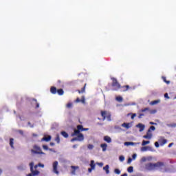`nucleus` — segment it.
<instances>
[{"instance_id": "4d7b16f0", "label": "nucleus", "mask_w": 176, "mask_h": 176, "mask_svg": "<svg viewBox=\"0 0 176 176\" xmlns=\"http://www.w3.org/2000/svg\"><path fill=\"white\" fill-rule=\"evenodd\" d=\"M18 168L19 170H24V168H23V166H19Z\"/></svg>"}, {"instance_id": "7ed1b4c3", "label": "nucleus", "mask_w": 176, "mask_h": 176, "mask_svg": "<svg viewBox=\"0 0 176 176\" xmlns=\"http://www.w3.org/2000/svg\"><path fill=\"white\" fill-rule=\"evenodd\" d=\"M30 152L32 155H45V153L42 151V148H41V146L34 144L33 146V148L30 150Z\"/></svg>"}, {"instance_id": "a18cd8bd", "label": "nucleus", "mask_w": 176, "mask_h": 176, "mask_svg": "<svg viewBox=\"0 0 176 176\" xmlns=\"http://www.w3.org/2000/svg\"><path fill=\"white\" fill-rule=\"evenodd\" d=\"M28 124L30 126V127H31L32 129L34 128V124H31V122H28Z\"/></svg>"}, {"instance_id": "e2e57ef3", "label": "nucleus", "mask_w": 176, "mask_h": 176, "mask_svg": "<svg viewBox=\"0 0 176 176\" xmlns=\"http://www.w3.org/2000/svg\"><path fill=\"white\" fill-rule=\"evenodd\" d=\"M2 174V169L0 168V175Z\"/></svg>"}, {"instance_id": "aec40b11", "label": "nucleus", "mask_w": 176, "mask_h": 176, "mask_svg": "<svg viewBox=\"0 0 176 176\" xmlns=\"http://www.w3.org/2000/svg\"><path fill=\"white\" fill-rule=\"evenodd\" d=\"M159 141H160V144L161 146H163V145L167 144V140H166V139H161Z\"/></svg>"}, {"instance_id": "9d476101", "label": "nucleus", "mask_w": 176, "mask_h": 176, "mask_svg": "<svg viewBox=\"0 0 176 176\" xmlns=\"http://www.w3.org/2000/svg\"><path fill=\"white\" fill-rule=\"evenodd\" d=\"M143 138H145L146 140H151V138H152V133H151L149 131H147L146 135H144Z\"/></svg>"}, {"instance_id": "79ce46f5", "label": "nucleus", "mask_w": 176, "mask_h": 176, "mask_svg": "<svg viewBox=\"0 0 176 176\" xmlns=\"http://www.w3.org/2000/svg\"><path fill=\"white\" fill-rule=\"evenodd\" d=\"M155 146L156 148H159V146H160L159 142H155Z\"/></svg>"}, {"instance_id": "39448f33", "label": "nucleus", "mask_w": 176, "mask_h": 176, "mask_svg": "<svg viewBox=\"0 0 176 176\" xmlns=\"http://www.w3.org/2000/svg\"><path fill=\"white\" fill-rule=\"evenodd\" d=\"M83 126L82 125H78L77 129L74 130V133H72V137H75V135H79V134H82L80 131H83Z\"/></svg>"}, {"instance_id": "2eb2a0df", "label": "nucleus", "mask_w": 176, "mask_h": 176, "mask_svg": "<svg viewBox=\"0 0 176 176\" xmlns=\"http://www.w3.org/2000/svg\"><path fill=\"white\" fill-rule=\"evenodd\" d=\"M86 85L87 84H85L81 90H77L79 94H82V93H85L86 91Z\"/></svg>"}, {"instance_id": "72a5a7b5", "label": "nucleus", "mask_w": 176, "mask_h": 176, "mask_svg": "<svg viewBox=\"0 0 176 176\" xmlns=\"http://www.w3.org/2000/svg\"><path fill=\"white\" fill-rule=\"evenodd\" d=\"M114 173H115V174H118V175H119V174H120V170L116 168L114 170Z\"/></svg>"}, {"instance_id": "bb28decb", "label": "nucleus", "mask_w": 176, "mask_h": 176, "mask_svg": "<svg viewBox=\"0 0 176 176\" xmlns=\"http://www.w3.org/2000/svg\"><path fill=\"white\" fill-rule=\"evenodd\" d=\"M155 130H156V128L155 127V126H150V128L148 129V133H151V131H155Z\"/></svg>"}, {"instance_id": "4c0bfd02", "label": "nucleus", "mask_w": 176, "mask_h": 176, "mask_svg": "<svg viewBox=\"0 0 176 176\" xmlns=\"http://www.w3.org/2000/svg\"><path fill=\"white\" fill-rule=\"evenodd\" d=\"M80 102H82V104H85V96H82L81 100H80Z\"/></svg>"}, {"instance_id": "6ab92c4d", "label": "nucleus", "mask_w": 176, "mask_h": 176, "mask_svg": "<svg viewBox=\"0 0 176 176\" xmlns=\"http://www.w3.org/2000/svg\"><path fill=\"white\" fill-rule=\"evenodd\" d=\"M14 139L13 138H10V146H11V148H12V149H14Z\"/></svg>"}, {"instance_id": "9b49d317", "label": "nucleus", "mask_w": 176, "mask_h": 176, "mask_svg": "<svg viewBox=\"0 0 176 176\" xmlns=\"http://www.w3.org/2000/svg\"><path fill=\"white\" fill-rule=\"evenodd\" d=\"M120 91H127L129 90V89H130V86L129 85H124V86H121V87L120 88Z\"/></svg>"}, {"instance_id": "c85d7f7f", "label": "nucleus", "mask_w": 176, "mask_h": 176, "mask_svg": "<svg viewBox=\"0 0 176 176\" xmlns=\"http://www.w3.org/2000/svg\"><path fill=\"white\" fill-rule=\"evenodd\" d=\"M90 166H91V168H96V164L94 163V160H91V164H90Z\"/></svg>"}, {"instance_id": "5fc2aeb1", "label": "nucleus", "mask_w": 176, "mask_h": 176, "mask_svg": "<svg viewBox=\"0 0 176 176\" xmlns=\"http://www.w3.org/2000/svg\"><path fill=\"white\" fill-rule=\"evenodd\" d=\"M132 157L133 159H135V157H137V154H133Z\"/></svg>"}, {"instance_id": "052dcab7", "label": "nucleus", "mask_w": 176, "mask_h": 176, "mask_svg": "<svg viewBox=\"0 0 176 176\" xmlns=\"http://www.w3.org/2000/svg\"><path fill=\"white\" fill-rule=\"evenodd\" d=\"M150 124H157L156 122H150Z\"/></svg>"}, {"instance_id": "864d4df0", "label": "nucleus", "mask_w": 176, "mask_h": 176, "mask_svg": "<svg viewBox=\"0 0 176 176\" xmlns=\"http://www.w3.org/2000/svg\"><path fill=\"white\" fill-rule=\"evenodd\" d=\"M76 102H80V100L79 99V98H76Z\"/></svg>"}, {"instance_id": "4468645a", "label": "nucleus", "mask_w": 176, "mask_h": 176, "mask_svg": "<svg viewBox=\"0 0 176 176\" xmlns=\"http://www.w3.org/2000/svg\"><path fill=\"white\" fill-rule=\"evenodd\" d=\"M122 127H124V129H126V130H129V129L131 127V125L130 124V123L124 122L123 124H122Z\"/></svg>"}, {"instance_id": "774afa93", "label": "nucleus", "mask_w": 176, "mask_h": 176, "mask_svg": "<svg viewBox=\"0 0 176 176\" xmlns=\"http://www.w3.org/2000/svg\"><path fill=\"white\" fill-rule=\"evenodd\" d=\"M175 126H176V124H175Z\"/></svg>"}, {"instance_id": "f257e3e1", "label": "nucleus", "mask_w": 176, "mask_h": 176, "mask_svg": "<svg viewBox=\"0 0 176 176\" xmlns=\"http://www.w3.org/2000/svg\"><path fill=\"white\" fill-rule=\"evenodd\" d=\"M145 168L148 171H154L155 170H159L160 171H162V173H167V171H168V169L166 167L164 162H157L155 164L151 162L146 164Z\"/></svg>"}, {"instance_id": "bf43d9fd", "label": "nucleus", "mask_w": 176, "mask_h": 176, "mask_svg": "<svg viewBox=\"0 0 176 176\" xmlns=\"http://www.w3.org/2000/svg\"><path fill=\"white\" fill-rule=\"evenodd\" d=\"M98 165L100 166V167H102V166L104 165V164H102V163H98Z\"/></svg>"}, {"instance_id": "a211bd4d", "label": "nucleus", "mask_w": 176, "mask_h": 176, "mask_svg": "<svg viewBox=\"0 0 176 176\" xmlns=\"http://www.w3.org/2000/svg\"><path fill=\"white\" fill-rule=\"evenodd\" d=\"M50 91L52 94H57V88L56 87H51Z\"/></svg>"}, {"instance_id": "a19ab883", "label": "nucleus", "mask_w": 176, "mask_h": 176, "mask_svg": "<svg viewBox=\"0 0 176 176\" xmlns=\"http://www.w3.org/2000/svg\"><path fill=\"white\" fill-rule=\"evenodd\" d=\"M43 149H45V151H47V149H49V147L47 145H43Z\"/></svg>"}, {"instance_id": "473e14b6", "label": "nucleus", "mask_w": 176, "mask_h": 176, "mask_svg": "<svg viewBox=\"0 0 176 176\" xmlns=\"http://www.w3.org/2000/svg\"><path fill=\"white\" fill-rule=\"evenodd\" d=\"M133 166H129L127 169L128 173H133Z\"/></svg>"}, {"instance_id": "338daca9", "label": "nucleus", "mask_w": 176, "mask_h": 176, "mask_svg": "<svg viewBox=\"0 0 176 176\" xmlns=\"http://www.w3.org/2000/svg\"><path fill=\"white\" fill-rule=\"evenodd\" d=\"M146 160V159L142 158V161H143V162H145Z\"/></svg>"}, {"instance_id": "393cba45", "label": "nucleus", "mask_w": 176, "mask_h": 176, "mask_svg": "<svg viewBox=\"0 0 176 176\" xmlns=\"http://www.w3.org/2000/svg\"><path fill=\"white\" fill-rule=\"evenodd\" d=\"M160 102V100H153L150 102V105H156V104H159Z\"/></svg>"}, {"instance_id": "20e7f679", "label": "nucleus", "mask_w": 176, "mask_h": 176, "mask_svg": "<svg viewBox=\"0 0 176 176\" xmlns=\"http://www.w3.org/2000/svg\"><path fill=\"white\" fill-rule=\"evenodd\" d=\"M111 79L112 80L111 86L112 87H114L113 90L114 91H118V90L122 87V85H120L119 82H118V79H116L115 77H112Z\"/></svg>"}, {"instance_id": "5701e85b", "label": "nucleus", "mask_w": 176, "mask_h": 176, "mask_svg": "<svg viewBox=\"0 0 176 176\" xmlns=\"http://www.w3.org/2000/svg\"><path fill=\"white\" fill-rule=\"evenodd\" d=\"M124 145H126V146H129L130 145H137V143L133 142H126L124 143Z\"/></svg>"}, {"instance_id": "ddd939ff", "label": "nucleus", "mask_w": 176, "mask_h": 176, "mask_svg": "<svg viewBox=\"0 0 176 176\" xmlns=\"http://www.w3.org/2000/svg\"><path fill=\"white\" fill-rule=\"evenodd\" d=\"M146 151H152V147L151 146H143L141 148L142 152H146Z\"/></svg>"}, {"instance_id": "de8ad7c7", "label": "nucleus", "mask_w": 176, "mask_h": 176, "mask_svg": "<svg viewBox=\"0 0 176 176\" xmlns=\"http://www.w3.org/2000/svg\"><path fill=\"white\" fill-rule=\"evenodd\" d=\"M146 111H149V108H145L144 109H142V112H146Z\"/></svg>"}, {"instance_id": "603ef678", "label": "nucleus", "mask_w": 176, "mask_h": 176, "mask_svg": "<svg viewBox=\"0 0 176 176\" xmlns=\"http://www.w3.org/2000/svg\"><path fill=\"white\" fill-rule=\"evenodd\" d=\"M173 145H174V143H170L168 144V148H171L173 146Z\"/></svg>"}, {"instance_id": "1a4fd4ad", "label": "nucleus", "mask_w": 176, "mask_h": 176, "mask_svg": "<svg viewBox=\"0 0 176 176\" xmlns=\"http://www.w3.org/2000/svg\"><path fill=\"white\" fill-rule=\"evenodd\" d=\"M136 127H138V129H140L139 131L141 133L142 131H144V130H145V125L139 123L138 124L136 125Z\"/></svg>"}, {"instance_id": "412c9836", "label": "nucleus", "mask_w": 176, "mask_h": 176, "mask_svg": "<svg viewBox=\"0 0 176 176\" xmlns=\"http://www.w3.org/2000/svg\"><path fill=\"white\" fill-rule=\"evenodd\" d=\"M52 140V136L44 137L41 139V141H46V142H49Z\"/></svg>"}, {"instance_id": "49530a36", "label": "nucleus", "mask_w": 176, "mask_h": 176, "mask_svg": "<svg viewBox=\"0 0 176 176\" xmlns=\"http://www.w3.org/2000/svg\"><path fill=\"white\" fill-rule=\"evenodd\" d=\"M164 97H165V98H170V96H168V94H167V93H166L165 94H164Z\"/></svg>"}, {"instance_id": "423d86ee", "label": "nucleus", "mask_w": 176, "mask_h": 176, "mask_svg": "<svg viewBox=\"0 0 176 176\" xmlns=\"http://www.w3.org/2000/svg\"><path fill=\"white\" fill-rule=\"evenodd\" d=\"M101 116H102L103 120H105V119H107V120L109 122H111V113H109L107 111H102Z\"/></svg>"}, {"instance_id": "2f4dec72", "label": "nucleus", "mask_w": 176, "mask_h": 176, "mask_svg": "<svg viewBox=\"0 0 176 176\" xmlns=\"http://www.w3.org/2000/svg\"><path fill=\"white\" fill-rule=\"evenodd\" d=\"M55 141H56L57 144H60V135H56Z\"/></svg>"}, {"instance_id": "6e6d98bb", "label": "nucleus", "mask_w": 176, "mask_h": 176, "mask_svg": "<svg viewBox=\"0 0 176 176\" xmlns=\"http://www.w3.org/2000/svg\"><path fill=\"white\" fill-rule=\"evenodd\" d=\"M32 137H38V134H36V133H32Z\"/></svg>"}, {"instance_id": "58836bf2", "label": "nucleus", "mask_w": 176, "mask_h": 176, "mask_svg": "<svg viewBox=\"0 0 176 176\" xmlns=\"http://www.w3.org/2000/svg\"><path fill=\"white\" fill-rule=\"evenodd\" d=\"M18 133H19V134H21V135H24V131H23V130H19Z\"/></svg>"}, {"instance_id": "f3484780", "label": "nucleus", "mask_w": 176, "mask_h": 176, "mask_svg": "<svg viewBox=\"0 0 176 176\" xmlns=\"http://www.w3.org/2000/svg\"><path fill=\"white\" fill-rule=\"evenodd\" d=\"M71 168H72V175H75V174L76 173V168H79V166H72Z\"/></svg>"}, {"instance_id": "a878e982", "label": "nucleus", "mask_w": 176, "mask_h": 176, "mask_svg": "<svg viewBox=\"0 0 176 176\" xmlns=\"http://www.w3.org/2000/svg\"><path fill=\"white\" fill-rule=\"evenodd\" d=\"M60 134L65 138H68V133L65 131L60 132Z\"/></svg>"}, {"instance_id": "b1692460", "label": "nucleus", "mask_w": 176, "mask_h": 176, "mask_svg": "<svg viewBox=\"0 0 176 176\" xmlns=\"http://www.w3.org/2000/svg\"><path fill=\"white\" fill-rule=\"evenodd\" d=\"M56 93H58L59 96H63V94H64V90L63 89H59L56 91Z\"/></svg>"}, {"instance_id": "f03ea898", "label": "nucleus", "mask_w": 176, "mask_h": 176, "mask_svg": "<svg viewBox=\"0 0 176 176\" xmlns=\"http://www.w3.org/2000/svg\"><path fill=\"white\" fill-rule=\"evenodd\" d=\"M29 166L30 167L31 173L28 174L26 176H36V175H39L41 172H39V170H36V168H38V167H39V166L38 164L35 165L34 166V162H30Z\"/></svg>"}, {"instance_id": "13d9d810", "label": "nucleus", "mask_w": 176, "mask_h": 176, "mask_svg": "<svg viewBox=\"0 0 176 176\" xmlns=\"http://www.w3.org/2000/svg\"><path fill=\"white\" fill-rule=\"evenodd\" d=\"M87 130H89V129H87V128H83V131H87Z\"/></svg>"}, {"instance_id": "dca6fc26", "label": "nucleus", "mask_w": 176, "mask_h": 176, "mask_svg": "<svg viewBox=\"0 0 176 176\" xmlns=\"http://www.w3.org/2000/svg\"><path fill=\"white\" fill-rule=\"evenodd\" d=\"M100 148H102L103 152H105V151H107V148H108V144L105 143L101 144Z\"/></svg>"}, {"instance_id": "0eeeda50", "label": "nucleus", "mask_w": 176, "mask_h": 176, "mask_svg": "<svg viewBox=\"0 0 176 176\" xmlns=\"http://www.w3.org/2000/svg\"><path fill=\"white\" fill-rule=\"evenodd\" d=\"M74 137H76V138H72L71 140L72 142H74V141H83V140H85V136L83 135V134L76 135Z\"/></svg>"}, {"instance_id": "6e6552de", "label": "nucleus", "mask_w": 176, "mask_h": 176, "mask_svg": "<svg viewBox=\"0 0 176 176\" xmlns=\"http://www.w3.org/2000/svg\"><path fill=\"white\" fill-rule=\"evenodd\" d=\"M52 167H53V173H54V174H56L57 175H58V174H60V172L57 169V167H58V162H57V161L54 162V163L52 164Z\"/></svg>"}, {"instance_id": "c9c22d12", "label": "nucleus", "mask_w": 176, "mask_h": 176, "mask_svg": "<svg viewBox=\"0 0 176 176\" xmlns=\"http://www.w3.org/2000/svg\"><path fill=\"white\" fill-rule=\"evenodd\" d=\"M33 101L36 102V108H39V103H38L36 99H33Z\"/></svg>"}, {"instance_id": "4be33fe9", "label": "nucleus", "mask_w": 176, "mask_h": 176, "mask_svg": "<svg viewBox=\"0 0 176 176\" xmlns=\"http://www.w3.org/2000/svg\"><path fill=\"white\" fill-rule=\"evenodd\" d=\"M103 170L106 171V174H109V165H106L104 168Z\"/></svg>"}, {"instance_id": "37998d69", "label": "nucleus", "mask_w": 176, "mask_h": 176, "mask_svg": "<svg viewBox=\"0 0 176 176\" xmlns=\"http://www.w3.org/2000/svg\"><path fill=\"white\" fill-rule=\"evenodd\" d=\"M145 115L144 113H140L139 116H138V118L139 119H141L142 118V116H144Z\"/></svg>"}, {"instance_id": "09e8293b", "label": "nucleus", "mask_w": 176, "mask_h": 176, "mask_svg": "<svg viewBox=\"0 0 176 176\" xmlns=\"http://www.w3.org/2000/svg\"><path fill=\"white\" fill-rule=\"evenodd\" d=\"M38 165V167H42V168H43V167H45V165L43 164H41V163H39Z\"/></svg>"}, {"instance_id": "f704fd0d", "label": "nucleus", "mask_w": 176, "mask_h": 176, "mask_svg": "<svg viewBox=\"0 0 176 176\" xmlns=\"http://www.w3.org/2000/svg\"><path fill=\"white\" fill-rule=\"evenodd\" d=\"M119 160L120 162H124V157L123 155H120L119 157Z\"/></svg>"}, {"instance_id": "c756f323", "label": "nucleus", "mask_w": 176, "mask_h": 176, "mask_svg": "<svg viewBox=\"0 0 176 176\" xmlns=\"http://www.w3.org/2000/svg\"><path fill=\"white\" fill-rule=\"evenodd\" d=\"M150 142H151L150 141L143 140L142 143V146H145V145H148V144H149Z\"/></svg>"}, {"instance_id": "8fccbe9b", "label": "nucleus", "mask_w": 176, "mask_h": 176, "mask_svg": "<svg viewBox=\"0 0 176 176\" xmlns=\"http://www.w3.org/2000/svg\"><path fill=\"white\" fill-rule=\"evenodd\" d=\"M132 159L131 158H129L128 159V161H127V163L129 164H130V163H131V162H132Z\"/></svg>"}, {"instance_id": "680f3d73", "label": "nucleus", "mask_w": 176, "mask_h": 176, "mask_svg": "<svg viewBox=\"0 0 176 176\" xmlns=\"http://www.w3.org/2000/svg\"><path fill=\"white\" fill-rule=\"evenodd\" d=\"M76 146H78V145H76V144L73 145L74 148H76Z\"/></svg>"}, {"instance_id": "7c9ffc66", "label": "nucleus", "mask_w": 176, "mask_h": 176, "mask_svg": "<svg viewBox=\"0 0 176 176\" xmlns=\"http://www.w3.org/2000/svg\"><path fill=\"white\" fill-rule=\"evenodd\" d=\"M116 100L117 101H119V102H122V101H123V98H122L121 96H118V97H116Z\"/></svg>"}, {"instance_id": "69168bd1", "label": "nucleus", "mask_w": 176, "mask_h": 176, "mask_svg": "<svg viewBox=\"0 0 176 176\" xmlns=\"http://www.w3.org/2000/svg\"><path fill=\"white\" fill-rule=\"evenodd\" d=\"M50 145L52 146H53V145H54V143H50Z\"/></svg>"}, {"instance_id": "f8f14e48", "label": "nucleus", "mask_w": 176, "mask_h": 176, "mask_svg": "<svg viewBox=\"0 0 176 176\" xmlns=\"http://www.w3.org/2000/svg\"><path fill=\"white\" fill-rule=\"evenodd\" d=\"M104 141H105L108 144H111L112 142V139L111 138V137L106 135L104 137Z\"/></svg>"}, {"instance_id": "3c124183", "label": "nucleus", "mask_w": 176, "mask_h": 176, "mask_svg": "<svg viewBox=\"0 0 176 176\" xmlns=\"http://www.w3.org/2000/svg\"><path fill=\"white\" fill-rule=\"evenodd\" d=\"M93 170H94V168H89L88 169V171H89V173H91V171H93Z\"/></svg>"}, {"instance_id": "ea45409f", "label": "nucleus", "mask_w": 176, "mask_h": 176, "mask_svg": "<svg viewBox=\"0 0 176 176\" xmlns=\"http://www.w3.org/2000/svg\"><path fill=\"white\" fill-rule=\"evenodd\" d=\"M93 148H94V146H93V144H89L88 145V148L89 149H93Z\"/></svg>"}, {"instance_id": "c03bdc74", "label": "nucleus", "mask_w": 176, "mask_h": 176, "mask_svg": "<svg viewBox=\"0 0 176 176\" xmlns=\"http://www.w3.org/2000/svg\"><path fill=\"white\" fill-rule=\"evenodd\" d=\"M135 116H137V114L136 113H133V114H132L131 118L133 120V119H134V118H135Z\"/></svg>"}, {"instance_id": "cd10ccee", "label": "nucleus", "mask_w": 176, "mask_h": 176, "mask_svg": "<svg viewBox=\"0 0 176 176\" xmlns=\"http://www.w3.org/2000/svg\"><path fill=\"white\" fill-rule=\"evenodd\" d=\"M162 80H164V82L166 83V85H170V80H167L166 77L162 76Z\"/></svg>"}, {"instance_id": "e433bc0d", "label": "nucleus", "mask_w": 176, "mask_h": 176, "mask_svg": "<svg viewBox=\"0 0 176 176\" xmlns=\"http://www.w3.org/2000/svg\"><path fill=\"white\" fill-rule=\"evenodd\" d=\"M67 108H72V103L69 102V103H67V104L66 105Z\"/></svg>"}, {"instance_id": "0e129e2a", "label": "nucleus", "mask_w": 176, "mask_h": 176, "mask_svg": "<svg viewBox=\"0 0 176 176\" xmlns=\"http://www.w3.org/2000/svg\"><path fill=\"white\" fill-rule=\"evenodd\" d=\"M153 113H156V110H153Z\"/></svg>"}]
</instances>
